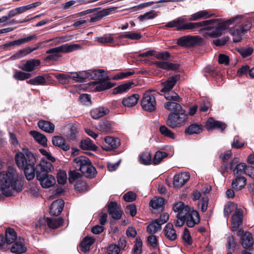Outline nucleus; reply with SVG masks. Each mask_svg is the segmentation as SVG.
Masks as SVG:
<instances>
[{"instance_id": "26", "label": "nucleus", "mask_w": 254, "mask_h": 254, "mask_svg": "<svg viewBox=\"0 0 254 254\" xmlns=\"http://www.w3.org/2000/svg\"><path fill=\"white\" fill-rule=\"evenodd\" d=\"M38 126L41 130L49 133H52L55 130V125L49 121H39L38 123Z\"/></svg>"}, {"instance_id": "53", "label": "nucleus", "mask_w": 254, "mask_h": 254, "mask_svg": "<svg viewBox=\"0 0 254 254\" xmlns=\"http://www.w3.org/2000/svg\"><path fill=\"white\" fill-rule=\"evenodd\" d=\"M237 205L233 202L227 203L224 209V214L225 216L228 217V215L232 212L237 209Z\"/></svg>"}, {"instance_id": "61", "label": "nucleus", "mask_w": 254, "mask_h": 254, "mask_svg": "<svg viewBox=\"0 0 254 254\" xmlns=\"http://www.w3.org/2000/svg\"><path fill=\"white\" fill-rule=\"evenodd\" d=\"M66 174L64 171H60L57 174V181L59 184L64 185L66 181Z\"/></svg>"}, {"instance_id": "40", "label": "nucleus", "mask_w": 254, "mask_h": 254, "mask_svg": "<svg viewBox=\"0 0 254 254\" xmlns=\"http://www.w3.org/2000/svg\"><path fill=\"white\" fill-rule=\"evenodd\" d=\"M202 126L201 125L194 124L188 127L185 132L188 134H199L202 131Z\"/></svg>"}, {"instance_id": "24", "label": "nucleus", "mask_w": 254, "mask_h": 254, "mask_svg": "<svg viewBox=\"0 0 254 254\" xmlns=\"http://www.w3.org/2000/svg\"><path fill=\"white\" fill-rule=\"evenodd\" d=\"M165 237L170 241H174L177 238L176 230L173 225L171 223H168L164 230Z\"/></svg>"}, {"instance_id": "44", "label": "nucleus", "mask_w": 254, "mask_h": 254, "mask_svg": "<svg viewBox=\"0 0 254 254\" xmlns=\"http://www.w3.org/2000/svg\"><path fill=\"white\" fill-rule=\"evenodd\" d=\"M133 84V82H128L125 84L120 85L113 89V93L114 94H117L127 92L131 87V86Z\"/></svg>"}, {"instance_id": "5", "label": "nucleus", "mask_w": 254, "mask_h": 254, "mask_svg": "<svg viewBox=\"0 0 254 254\" xmlns=\"http://www.w3.org/2000/svg\"><path fill=\"white\" fill-rule=\"evenodd\" d=\"M242 16H237L223 22H219L220 19H216L212 22H216L218 26L213 31H209L208 35L211 37H217L221 36L224 30L227 29L229 26L232 23H238L241 21ZM212 24V23H211Z\"/></svg>"}, {"instance_id": "15", "label": "nucleus", "mask_w": 254, "mask_h": 254, "mask_svg": "<svg viewBox=\"0 0 254 254\" xmlns=\"http://www.w3.org/2000/svg\"><path fill=\"white\" fill-rule=\"evenodd\" d=\"M186 224L189 227H193L197 224L200 221L199 215L198 212L194 210H191L186 217Z\"/></svg>"}, {"instance_id": "25", "label": "nucleus", "mask_w": 254, "mask_h": 254, "mask_svg": "<svg viewBox=\"0 0 254 254\" xmlns=\"http://www.w3.org/2000/svg\"><path fill=\"white\" fill-rule=\"evenodd\" d=\"M115 9L114 7L104 9L101 11H98L95 16H92L89 21L91 22H95L98 21L102 19L104 17L110 14Z\"/></svg>"}, {"instance_id": "33", "label": "nucleus", "mask_w": 254, "mask_h": 254, "mask_svg": "<svg viewBox=\"0 0 254 254\" xmlns=\"http://www.w3.org/2000/svg\"><path fill=\"white\" fill-rule=\"evenodd\" d=\"M181 99L178 101L180 102ZM164 104V107L169 111H174L175 113L184 110L180 104L177 103L178 101L173 100H168Z\"/></svg>"}, {"instance_id": "6", "label": "nucleus", "mask_w": 254, "mask_h": 254, "mask_svg": "<svg viewBox=\"0 0 254 254\" xmlns=\"http://www.w3.org/2000/svg\"><path fill=\"white\" fill-rule=\"evenodd\" d=\"M188 119V115L184 110L176 113H171L169 114L167 124L171 128L180 127L185 125Z\"/></svg>"}, {"instance_id": "11", "label": "nucleus", "mask_w": 254, "mask_h": 254, "mask_svg": "<svg viewBox=\"0 0 254 254\" xmlns=\"http://www.w3.org/2000/svg\"><path fill=\"white\" fill-rule=\"evenodd\" d=\"M54 167L51 163L47 159H42L35 168L36 175L39 174H44L52 172L54 170Z\"/></svg>"}, {"instance_id": "2", "label": "nucleus", "mask_w": 254, "mask_h": 254, "mask_svg": "<svg viewBox=\"0 0 254 254\" xmlns=\"http://www.w3.org/2000/svg\"><path fill=\"white\" fill-rule=\"evenodd\" d=\"M15 160L18 167L23 170L28 180H32L35 176L36 158L27 149H23L15 154Z\"/></svg>"}, {"instance_id": "21", "label": "nucleus", "mask_w": 254, "mask_h": 254, "mask_svg": "<svg viewBox=\"0 0 254 254\" xmlns=\"http://www.w3.org/2000/svg\"><path fill=\"white\" fill-rule=\"evenodd\" d=\"M64 204V201L61 199L54 201L50 207V213L53 215H59L63 209Z\"/></svg>"}, {"instance_id": "54", "label": "nucleus", "mask_w": 254, "mask_h": 254, "mask_svg": "<svg viewBox=\"0 0 254 254\" xmlns=\"http://www.w3.org/2000/svg\"><path fill=\"white\" fill-rule=\"evenodd\" d=\"M161 226L160 223L156 220L148 225L147 231L150 233H155L161 228Z\"/></svg>"}, {"instance_id": "13", "label": "nucleus", "mask_w": 254, "mask_h": 254, "mask_svg": "<svg viewBox=\"0 0 254 254\" xmlns=\"http://www.w3.org/2000/svg\"><path fill=\"white\" fill-rule=\"evenodd\" d=\"M91 85H93L94 88L93 91L100 92L111 88L114 86L115 84L107 81V79H104L102 81L92 82Z\"/></svg>"}, {"instance_id": "59", "label": "nucleus", "mask_w": 254, "mask_h": 254, "mask_svg": "<svg viewBox=\"0 0 254 254\" xmlns=\"http://www.w3.org/2000/svg\"><path fill=\"white\" fill-rule=\"evenodd\" d=\"M28 55L26 49L25 48L17 52L15 54L10 57V59L11 60H15L25 57Z\"/></svg>"}, {"instance_id": "50", "label": "nucleus", "mask_w": 254, "mask_h": 254, "mask_svg": "<svg viewBox=\"0 0 254 254\" xmlns=\"http://www.w3.org/2000/svg\"><path fill=\"white\" fill-rule=\"evenodd\" d=\"M121 38H128L131 40H139L142 38L141 34L137 32H128L120 36Z\"/></svg>"}, {"instance_id": "34", "label": "nucleus", "mask_w": 254, "mask_h": 254, "mask_svg": "<svg viewBox=\"0 0 254 254\" xmlns=\"http://www.w3.org/2000/svg\"><path fill=\"white\" fill-rule=\"evenodd\" d=\"M17 239L16 232L13 229L8 228L6 229L5 240L7 244H12Z\"/></svg>"}, {"instance_id": "1", "label": "nucleus", "mask_w": 254, "mask_h": 254, "mask_svg": "<svg viewBox=\"0 0 254 254\" xmlns=\"http://www.w3.org/2000/svg\"><path fill=\"white\" fill-rule=\"evenodd\" d=\"M20 176L16 169L9 167L6 171L0 172V191L5 196H10L16 191L22 190V185L19 181Z\"/></svg>"}, {"instance_id": "49", "label": "nucleus", "mask_w": 254, "mask_h": 254, "mask_svg": "<svg viewBox=\"0 0 254 254\" xmlns=\"http://www.w3.org/2000/svg\"><path fill=\"white\" fill-rule=\"evenodd\" d=\"M95 41L102 44H112L114 39L111 35H105L102 37H96Z\"/></svg>"}, {"instance_id": "10", "label": "nucleus", "mask_w": 254, "mask_h": 254, "mask_svg": "<svg viewBox=\"0 0 254 254\" xmlns=\"http://www.w3.org/2000/svg\"><path fill=\"white\" fill-rule=\"evenodd\" d=\"M36 178L40 182L42 187L45 189L51 188L56 184L55 178L50 174H39L36 175Z\"/></svg>"}, {"instance_id": "28", "label": "nucleus", "mask_w": 254, "mask_h": 254, "mask_svg": "<svg viewBox=\"0 0 254 254\" xmlns=\"http://www.w3.org/2000/svg\"><path fill=\"white\" fill-rule=\"evenodd\" d=\"M95 242V239L90 236L85 237L81 242L80 247L81 251L84 253H86L89 251L90 247Z\"/></svg>"}, {"instance_id": "18", "label": "nucleus", "mask_w": 254, "mask_h": 254, "mask_svg": "<svg viewBox=\"0 0 254 254\" xmlns=\"http://www.w3.org/2000/svg\"><path fill=\"white\" fill-rule=\"evenodd\" d=\"M243 221V213L241 211L236 212L232 217L231 230L232 231H238L239 226Z\"/></svg>"}, {"instance_id": "9", "label": "nucleus", "mask_w": 254, "mask_h": 254, "mask_svg": "<svg viewBox=\"0 0 254 254\" xmlns=\"http://www.w3.org/2000/svg\"><path fill=\"white\" fill-rule=\"evenodd\" d=\"M237 235L241 239V243L245 249H249L254 244L252 234L249 232H245L243 229H240L237 232Z\"/></svg>"}, {"instance_id": "16", "label": "nucleus", "mask_w": 254, "mask_h": 254, "mask_svg": "<svg viewBox=\"0 0 254 254\" xmlns=\"http://www.w3.org/2000/svg\"><path fill=\"white\" fill-rule=\"evenodd\" d=\"M104 140L105 143L102 146V148L107 151L117 148L120 145V140L117 138L106 136Z\"/></svg>"}, {"instance_id": "36", "label": "nucleus", "mask_w": 254, "mask_h": 254, "mask_svg": "<svg viewBox=\"0 0 254 254\" xmlns=\"http://www.w3.org/2000/svg\"><path fill=\"white\" fill-rule=\"evenodd\" d=\"M109 113V110L104 108H98L92 110L90 112L91 117L97 119L103 117Z\"/></svg>"}, {"instance_id": "48", "label": "nucleus", "mask_w": 254, "mask_h": 254, "mask_svg": "<svg viewBox=\"0 0 254 254\" xmlns=\"http://www.w3.org/2000/svg\"><path fill=\"white\" fill-rule=\"evenodd\" d=\"M46 80L43 76H37L27 81V83L33 85H40L45 84Z\"/></svg>"}, {"instance_id": "31", "label": "nucleus", "mask_w": 254, "mask_h": 254, "mask_svg": "<svg viewBox=\"0 0 254 254\" xmlns=\"http://www.w3.org/2000/svg\"><path fill=\"white\" fill-rule=\"evenodd\" d=\"M63 47V45H62L47 50L46 53L50 55L47 57L46 59L53 60L56 58L60 57V53H64Z\"/></svg>"}, {"instance_id": "19", "label": "nucleus", "mask_w": 254, "mask_h": 254, "mask_svg": "<svg viewBox=\"0 0 254 254\" xmlns=\"http://www.w3.org/2000/svg\"><path fill=\"white\" fill-rule=\"evenodd\" d=\"M64 134L68 140H75L78 134L77 127L71 124L67 125L64 128Z\"/></svg>"}, {"instance_id": "22", "label": "nucleus", "mask_w": 254, "mask_h": 254, "mask_svg": "<svg viewBox=\"0 0 254 254\" xmlns=\"http://www.w3.org/2000/svg\"><path fill=\"white\" fill-rule=\"evenodd\" d=\"M108 212L114 219H119L121 218L122 211L115 202H110L108 204Z\"/></svg>"}, {"instance_id": "3", "label": "nucleus", "mask_w": 254, "mask_h": 254, "mask_svg": "<svg viewBox=\"0 0 254 254\" xmlns=\"http://www.w3.org/2000/svg\"><path fill=\"white\" fill-rule=\"evenodd\" d=\"M73 166L75 168L81 171L86 177L93 178L96 171L89 159L85 156H79L73 160Z\"/></svg>"}, {"instance_id": "47", "label": "nucleus", "mask_w": 254, "mask_h": 254, "mask_svg": "<svg viewBox=\"0 0 254 254\" xmlns=\"http://www.w3.org/2000/svg\"><path fill=\"white\" fill-rule=\"evenodd\" d=\"M168 156V154L165 152L157 151L154 156L153 163L155 165L159 164L163 159Z\"/></svg>"}, {"instance_id": "60", "label": "nucleus", "mask_w": 254, "mask_h": 254, "mask_svg": "<svg viewBox=\"0 0 254 254\" xmlns=\"http://www.w3.org/2000/svg\"><path fill=\"white\" fill-rule=\"evenodd\" d=\"M142 242L140 238H137L135 240L133 249L132 250L133 254H140L141 253V249Z\"/></svg>"}, {"instance_id": "39", "label": "nucleus", "mask_w": 254, "mask_h": 254, "mask_svg": "<svg viewBox=\"0 0 254 254\" xmlns=\"http://www.w3.org/2000/svg\"><path fill=\"white\" fill-rule=\"evenodd\" d=\"M155 64L160 68L170 70H176L178 68V64L166 62H157Z\"/></svg>"}, {"instance_id": "23", "label": "nucleus", "mask_w": 254, "mask_h": 254, "mask_svg": "<svg viewBox=\"0 0 254 254\" xmlns=\"http://www.w3.org/2000/svg\"><path fill=\"white\" fill-rule=\"evenodd\" d=\"M213 15V14L207 10H201L191 14L189 18L190 21H196L200 19H206Z\"/></svg>"}, {"instance_id": "14", "label": "nucleus", "mask_w": 254, "mask_h": 254, "mask_svg": "<svg viewBox=\"0 0 254 254\" xmlns=\"http://www.w3.org/2000/svg\"><path fill=\"white\" fill-rule=\"evenodd\" d=\"M190 175L188 172H183L176 175L174 177V185L176 188H181L190 179Z\"/></svg>"}, {"instance_id": "8", "label": "nucleus", "mask_w": 254, "mask_h": 254, "mask_svg": "<svg viewBox=\"0 0 254 254\" xmlns=\"http://www.w3.org/2000/svg\"><path fill=\"white\" fill-rule=\"evenodd\" d=\"M202 41V39L198 36L187 35L179 38L177 43L183 47H190Z\"/></svg>"}, {"instance_id": "17", "label": "nucleus", "mask_w": 254, "mask_h": 254, "mask_svg": "<svg viewBox=\"0 0 254 254\" xmlns=\"http://www.w3.org/2000/svg\"><path fill=\"white\" fill-rule=\"evenodd\" d=\"M26 250L27 248L25 246L24 240L21 238H19L15 241L10 248L11 252L16 254L24 253L26 252Z\"/></svg>"}, {"instance_id": "55", "label": "nucleus", "mask_w": 254, "mask_h": 254, "mask_svg": "<svg viewBox=\"0 0 254 254\" xmlns=\"http://www.w3.org/2000/svg\"><path fill=\"white\" fill-rule=\"evenodd\" d=\"M247 166L244 163H240L237 164L234 170V173L237 175H241L246 173Z\"/></svg>"}, {"instance_id": "43", "label": "nucleus", "mask_w": 254, "mask_h": 254, "mask_svg": "<svg viewBox=\"0 0 254 254\" xmlns=\"http://www.w3.org/2000/svg\"><path fill=\"white\" fill-rule=\"evenodd\" d=\"M72 76L71 79L75 82H83L85 79L87 78L89 76L86 71H79L78 72H72Z\"/></svg>"}, {"instance_id": "29", "label": "nucleus", "mask_w": 254, "mask_h": 254, "mask_svg": "<svg viewBox=\"0 0 254 254\" xmlns=\"http://www.w3.org/2000/svg\"><path fill=\"white\" fill-rule=\"evenodd\" d=\"M105 72V71L104 69H98L90 72H87L89 76L87 78L95 79L97 80V81L107 79V76L104 75Z\"/></svg>"}, {"instance_id": "20", "label": "nucleus", "mask_w": 254, "mask_h": 254, "mask_svg": "<svg viewBox=\"0 0 254 254\" xmlns=\"http://www.w3.org/2000/svg\"><path fill=\"white\" fill-rule=\"evenodd\" d=\"M205 127L208 130L218 128L223 131L226 128V125L222 122L215 121L212 118H210L206 122Z\"/></svg>"}, {"instance_id": "38", "label": "nucleus", "mask_w": 254, "mask_h": 254, "mask_svg": "<svg viewBox=\"0 0 254 254\" xmlns=\"http://www.w3.org/2000/svg\"><path fill=\"white\" fill-rule=\"evenodd\" d=\"M30 134L33 137L35 140L39 144L45 146L47 143V139L46 136L41 133L36 131H31Z\"/></svg>"}, {"instance_id": "51", "label": "nucleus", "mask_w": 254, "mask_h": 254, "mask_svg": "<svg viewBox=\"0 0 254 254\" xmlns=\"http://www.w3.org/2000/svg\"><path fill=\"white\" fill-rule=\"evenodd\" d=\"M164 200L161 197H154L150 202V205L153 209H159L161 208L164 205Z\"/></svg>"}, {"instance_id": "52", "label": "nucleus", "mask_w": 254, "mask_h": 254, "mask_svg": "<svg viewBox=\"0 0 254 254\" xmlns=\"http://www.w3.org/2000/svg\"><path fill=\"white\" fill-rule=\"evenodd\" d=\"M63 50L64 53H66L71 52L74 51L81 49V46L80 44H64L63 45Z\"/></svg>"}, {"instance_id": "64", "label": "nucleus", "mask_w": 254, "mask_h": 254, "mask_svg": "<svg viewBox=\"0 0 254 254\" xmlns=\"http://www.w3.org/2000/svg\"><path fill=\"white\" fill-rule=\"evenodd\" d=\"M81 177L80 174L76 171H71L69 173L68 180L70 183H73L74 181Z\"/></svg>"}, {"instance_id": "57", "label": "nucleus", "mask_w": 254, "mask_h": 254, "mask_svg": "<svg viewBox=\"0 0 254 254\" xmlns=\"http://www.w3.org/2000/svg\"><path fill=\"white\" fill-rule=\"evenodd\" d=\"M159 130L161 133L165 136L170 137L172 139L175 138V134L174 133L165 126H160Z\"/></svg>"}, {"instance_id": "27", "label": "nucleus", "mask_w": 254, "mask_h": 254, "mask_svg": "<svg viewBox=\"0 0 254 254\" xmlns=\"http://www.w3.org/2000/svg\"><path fill=\"white\" fill-rule=\"evenodd\" d=\"M40 64V61L39 60L32 59L27 61L26 63L22 66H19V68L27 72L32 71L35 67L39 65Z\"/></svg>"}, {"instance_id": "45", "label": "nucleus", "mask_w": 254, "mask_h": 254, "mask_svg": "<svg viewBox=\"0 0 254 254\" xmlns=\"http://www.w3.org/2000/svg\"><path fill=\"white\" fill-rule=\"evenodd\" d=\"M246 183V179L244 177H238L233 180L232 185L234 189L240 190L244 187Z\"/></svg>"}, {"instance_id": "58", "label": "nucleus", "mask_w": 254, "mask_h": 254, "mask_svg": "<svg viewBox=\"0 0 254 254\" xmlns=\"http://www.w3.org/2000/svg\"><path fill=\"white\" fill-rule=\"evenodd\" d=\"M140 162L144 165L150 164L151 162L150 154L148 152H144L140 156Z\"/></svg>"}, {"instance_id": "42", "label": "nucleus", "mask_w": 254, "mask_h": 254, "mask_svg": "<svg viewBox=\"0 0 254 254\" xmlns=\"http://www.w3.org/2000/svg\"><path fill=\"white\" fill-rule=\"evenodd\" d=\"M244 32L240 27L236 29H231L230 30V33L233 36V41L235 43L241 41Z\"/></svg>"}, {"instance_id": "30", "label": "nucleus", "mask_w": 254, "mask_h": 254, "mask_svg": "<svg viewBox=\"0 0 254 254\" xmlns=\"http://www.w3.org/2000/svg\"><path fill=\"white\" fill-rule=\"evenodd\" d=\"M139 99V95L137 94H134L131 96L124 98L122 101V104L125 107H132L137 103Z\"/></svg>"}, {"instance_id": "63", "label": "nucleus", "mask_w": 254, "mask_h": 254, "mask_svg": "<svg viewBox=\"0 0 254 254\" xmlns=\"http://www.w3.org/2000/svg\"><path fill=\"white\" fill-rule=\"evenodd\" d=\"M187 215V214H183L182 213L177 214V219L175 223L177 227H182L184 225Z\"/></svg>"}, {"instance_id": "37", "label": "nucleus", "mask_w": 254, "mask_h": 254, "mask_svg": "<svg viewBox=\"0 0 254 254\" xmlns=\"http://www.w3.org/2000/svg\"><path fill=\"white\" fill-rule=\"evenodd\" d=\"M80 146L83 150L95 151L97 149V146L89 138L83 139L80 142Z\"/></svg>"}, {"instance_id": "56", "label": "nucleus", "mask_w": 254, "mask_h": 254, "mask_svg": "<svg viewBox=\"0 0 254 254\" xmlns=\"http://www.w3.org/2000/svg\"><path fill=\"white\" fill-rule=\"evenodd\" d=\"M156 16V14L154 11L151 10L146 12L144 14L140 15L138 18L140 21H144L149 19H152Z\"/></svg>"}, {"instance_id": "12", "label": "nucleus", "mask_w": 254, "mask_h": 254, "mask_svg": "<svg viewBox=\"0 0 254 254\" xmlns=\"http://www.w3.org/2000/svg\"><path fill=\"white\" fill-rule=\"evenodd\" d=\"M215 20H208L196 23H187L186 24H183V25H179L177 27V30H180L196 29L200 27L205 26L208 24H210Z\"/></svg>"}, {"instance_id": "32", "label": "nucleus", "mask_w": 254, "mask_h": 254, "mask_svg": "<svg viewBox=\"0 0 254 254\" xmlns=\"http://www.w3.org/2000/svg\"><path fill=\"white\" fill-rule=\"evenodd\" d=\"M52 143L54 145L61 148L64 151H67L69 149V145L67 144L64 139L59 136H55L53 137Z\"/></svg>"}, {"instance_id": "35", "label": "nucleus", "mask_w": 254, "mask_h": 254, "mask_svg": "<svg viewBox=\"0 0 254 254\" xmlns=\"http://www.w3.org/2000/svg\"><path fill=\"white\" fill-rule=\"evenodd\" d=\"M173 209L175 212L178 213H183V214H188L190 211V208L188 205H185L184 203L179 201L176 203Z\"/></svg>"}, {"instance_id": "4", "label": "nucleus", "mask_w": 254, "mask_h": 254, "mask_svg": "<svg viewBox=\"0 0 254 254\" xmlns=\"http://www.w3.org/2000/svg\"><path fill=\"white\" fill-rule=\"evenodd\" d=\"M179 78V75H176L169 78L166 81L162 83L163 87L160 91L163 93V95L167 100L179 101L180 100L178 94L171 91Z\"/></svg>"}, {"instance_id": "62", "label": "nucleus", "mask_w": 254, "mask_h": 254, "mask_svg": "<svg viewBox=\"0 0 254 254\" xmlns=\"http://www.w3.org/2000/svg\"><path fill=\"white\" fill-rule=\"evenodd\" d=\"M238 51L243 57L245 58L251 55L253 53V49L252 48L248 47L240 48L238 50Z\"/></svg>"}, {"instance_id": "7", "label": "nucleus", "mask_w": 254, "mask_h": 254, "mask_svg": "<svg viewBox=\"0 0 254 254\" xmlns=\"http://www.w3.org/2000/svg\"><path fill=\"white\" fill-rule=\"evenodd\" d=\"M154 92L148 90L143 95L141 105L142 109L145 111H152L156 109V102Z\"/></svg>"}, {"instance_id": "46", "label": "nucleus", "mask_w": 254, "mask_h": 254, "mask_svg": "<svg viewBox=\"0 0 254 254\" xmlns=\"http://www.w3.org/2000/svg\"><path fill=\"white\" fill-rule=\"evenodd\" d=\"M13 77L16 80H24L30 78L31 77V74L28 72L15 70Z\"/></svg>"}, {"instance_id": "41", "label": "nucleus", "mask_w": 254, "mask_h": 254, "mask_svg": "<svg viewBox=\"0 0 254 254\" xmlns=\"http://www.w3.org/2000/svg\"><path fill=\"white\" fill-rule=\"evenodd\" d=\"M46 222L50 228L52 229H56L63 225L64 220L61 217L58 218H47Z\"/></svg>"}]
</instances>
